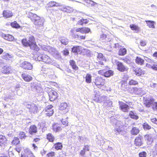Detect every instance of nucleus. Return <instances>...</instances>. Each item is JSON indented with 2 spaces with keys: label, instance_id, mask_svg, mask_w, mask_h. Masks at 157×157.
Masks as SVG:
<instances>
[{
  "label": "nucleus",
  "instance_id": "obj_21",
  "mask_svg": "<svg viewBox=\"0 0 157 157\" xmlns=\"http://www.w3.org/2000/svg\"><path fill=\"white\" fill-rule=\"evenodd\" d=\"M59 40L62 44L65 45H67L69 42L68 39L63 36L59 37Z\"/></svg>",
  "mask_w": 157,
  "mask_h": 157
},
{
  "label": "nucleus",
  "instance_id": "obj_45",
  "mask_svg": "<svg viewBox=\"0 0 157 157\" xmlns=\"http://www.w3.org/2000/svg\"><path fill=\"white\" fill-rule=\"evenodd\" d=\"M47 139L49 141L53 142L54 139V137L51 133H48L47 135Z\"/></svg>",
  "mask_w": 157,
  "mask_h": 157
},
{
  "label": "nucleus",
  "instance_id": "obj_50",
  "mask_svg": "<svg viewBox=\"0 0 157 157\" xmlns=\"http://www.w3.org/2000/svg\"><path fill=\"white\" fill-rule=\"evenodd\" d=\"M143 127L145 130H148L151 128V127L147 123H144L143 124Z\"/></svg>",
  "mask_w": 157,
  "mask_h": 157
},
{
  "label": "nucleus",
  "instance_id": "obj_38",
  "mask_svg": "<svg viewBox=\"0 0 157 157\" xmlns=\"http://www.w3.org/2000/svg\"><path fill=\"white\" fill-rule=\"evenodd\" d=\"M106 102H104V105L106 106V109L111 107L112 106V101L110 100H108Z\"/></svg>",
  "mask_w": 157,
  "mask_h": 157
},
{
  "label": "nucleus",
  "instance_id": "obj_12",
  "mask_svg": "<svg viewBox=\"0 0 157 157\" xmlns=\"http://www.w3.org/2000/svg\"><path fill=\"white\" fill-rule=\"evenodd\" d=\"M21 67L25 70H31L33 68L32 65L30 63L25 61L22 63L21 65Z\"/></svg>",
  "mask_w": 157,
  "mask_h": 157
},
{
  "label": "nucleus",
  "instance_id": "obj_13",
  "mask_svg": "<svg viewBox=\"0 0 157 157\" xmlns=\"http://www.w3.org/2000/svg\"><path fill=\"white\" fill-rule=\"evenodd\" d=\"M53 106L51 105L48 106L45 109V111L46 112V114L47 116H51L54 113V111L52 108Z\"/></svg>",
  "mask_w": 157,
  "mask_h": 157
},
{
  "label": "nucleus",
  "instance_id": "obj_31",
  "mask_svg": "<svg viewBox=\"0 0 157 157\" xmlns=\"http://www.w3.org/2000/svg\"><path fill=\"white\" fill-rule=\"evenodd\" d=\"M140 131L139 129L136 127L133 128L131 131V133L133 135H136Z\"/></svg>",
  "mask_w": 157,
  "mask_h": 157
},
{
  "label": "nucleus",
  "instance_id": "obj_25",
  "mask_svg": "<svg viewBox=\"0 0 157 157\" xmlns=\"http://www.w3.org/2000/svg\"><path fill=\"white\" fill-rule=\"evenodd\" d=\"M2 57L6 60H10V58H12V56L9 54L4 52L2 55Z\"/></svg>",
  "mask_w": 157,
  "mask_h": 157
},
{
  "label": "nucleus",
  "instance_id": "obj_62",
  "mask_svg": "<svg viewBox=\"0 0 157 157\" xmlns=\"http://www.w3.org/2000/svg\"><path fill=\"white\" fill-rule=\"evenodd\" d=\"M152 107L154 109H157V102L154 101V103L153 104Z\"/></svg>",
  "mask_w": 157,
  "mask_h": 157
},
{
  "label": "nucleus",
  "instance_id": "obj_18",
  "mask_svg": "<svg viewBox=\"0 0 157 157\" xmlns=\"http://www.w3.org/2000/svg\"><path fill=\"white\" fill-rule=\"evenodd\" d=\"M7 140L6 137L2 135H0V146H4L7 144Z\"/></svg>",
  "mask_w": 157,
  "mask_h": 157
},
{
  "label": "nucleus",
  "instance_id": "obj_47",
  "mask_svg": "<svg viewBox=\"0 0 157 157\" xmlns=\"http://www.w3.org/2000/svg\"><path fill=\"white\" fill-rule=\"evenodd\" d=\"M88 22L86 20L83 19H82L79 21L77 23L78 24L81 25H83L84 24H86Z\"/></svg>",
  "mask_w": 157,
  "mask_h": 157
},
{
  "label": "nucleus",
  "instance_id": "obj_56",
  "mask_svg": "<svg viewBox=\"0 0 157 157\" xmlns=\"http://www.w3.org/2000/svg\"><path fill=\"white\" fill-rule=\"evenodd\" d=\"M139 156L140 157H146L147 153L144 151L141 152L139 154Z\"/></svg>",
  "mask_w": 157,
  "mask_h": 157
},
{
  "label": "nucleus",
  "instance_id": "obj_19",
  "mask_svg": "<svg viewBox=\"0 0 157 157\" xmlns=\"http://www.w3.org/2000/svg\"><path fill=\"white\" fill-rule=\"evenodd\" d=\"M2 36L5 40L9 41H12L14 40L13 36L10 35L3 34Z\"/></svg>",
  "mask_w": 157,
  "mask_h": 157
},
{
  "label": "nucleus",
  "instance_id": "obj_10",
  "mask_svg": "<svg viewBox=\"0 0 157 157\" xmlns=\"http://www.w3.org/2000/svg\"><path fill=\"white\" fill-rule=\"evenodd\" d=\"M117 69L120 71L124 72L127 71L128 70V68L126 66H125L122 63L117 61L116 63Z\"/></svg>",
  "mask_w": 157,
  "mask_h": 157
},
{
  "label": "nucleus",
  "instance_id": "obj_16",
  "mask_svg": "<svg viewBox=\"0 0 157 157\" xmlns=\"http://www.w3.org/2000/svg\"><path fill=\"white\" fill-rule=\"evenodd\" d=\"M120 107L121 110L124 112H127L129 109L128 106L122 102H119Z\"/></svg>",
  "mask_w": 157,
  "mask_h": 157
},
{
  "label": "nucleus",
  "instance_id": "obj_14",
  "mask_svg": "<svg viewBox=\"0 0 157 157\" xmlns=\"http://www.w3.org/2000/svg\"><path fill=\"white\" fill-rule=\"evenodd\" d=\"M71 35L75 39H77L79 40L85 39V36L80 35L76 33L73 30H71Z\"/></svg>",
  "mask_w": 157,
  "mask_h": 157
},
{
  "label": "nucleus",
  "instance_id": "obj_7",
  "mask_svg": "<svg viewBox=\"0 0 157 157\" xmlns=\"http://www.w3.org/2000/svg\"><path fill=\"white\" fill-rule=\"evenodd\" d=\"M26 107L29 109L31 113L35 114L37 112L38 107L33 103L28 104L26 105Z\"/></svg>",
  "mask_w": 157,
  "mask_h": 157
},
{
  "label": "nucleus",
  "instance_id": "obj_2",
  "mask_svg": "<svg viewBox=\"0 0 157 157\" xmlns=\"http://www.w3.org/2000/svg\"><path fill=\"white\" fill-rule=\"evenodd\" d=\"M28 17L31 19L35 25L39 27L42 26L45 21L43 18L40 17L36 14L32 13H29Z\"/></svg>",
  "mask_w": 157,
  "mask_h": 157
},
{
  "label": "nucleus",
  "instance_id": "obj_17",
  "mask_svg": "<svg viewBox=\"0 0 157 157\" xmlns=\"http://www.w3.org/2000/svg\"><path fill=\"white\" fill-rule=\"evenodd\" d=\"M154 101L155 99L153 98H148L146 100L145 103L144 104L145 105L146 107H149L152 106Z\"/></svg>",
  "mask_w": 157,
  "mask_h": 157
},
{
  "label": "nucleus",
  "instance_id": "obj_46",
  "mask_svg": "<svg viewBox=\"0 0 157 157\" xmlns=\"http://www.w3.org/2000/svg\"><path fill=\"white\" fill-rule=\"evenodd\" d=\"M63 10L66 12L68 13H71L73 11V9L72 8H70L69 6H67L63 9Z\"/></svg>",
  "mask_w": 157,
  "mask_h": 157
},
{
  "label": "nucleus",
  "instance_id": "obj_11",
  "mask_svg": "<svg viewBox=\"0 0 157 157\" xmlns=\"http://www.w3.org/2000/svg\"><path fill=\"white\" fill-rule=\"evenodd\" d=\"M108 98L105 96H95L94 98V100L99 103L105 101H107Z\"/></svg>",
  "mask_w": 157,
  "mask_h": 157
},
{
  "label": "nucleus",
  "instance_id": "obj_60",
  "mask_svg": "<svg viewBox=\"0 0 157 157\" xmlns=\"http://www.w3.org/2000/svg\"><path fill=\"white\" fill-rule=\"evenodd\" d=\"M41 71H52V70L51 69L48 68H45L42 67L41 69Z\"/></svg>",
  "mask_w": 157,
  "mask_h": 157
},
{
  "label": "nucleus",
  "instance_id": "obj_54",
  "mask_svg": "<svg viewBox=\"0 0 157 157\" xmlns=\"http://www.w3.org/2000/svg\"><path fill=\"white\" fill-rule=\"evenodd\" d=\"M121 131L122 130L120 128H115L114 130V132L115 134L117 135L118 134L120 133Z\"/></svg>",
  "mask_w": 157,
  "mask_h": 157
},
{
  "label": "nucleus",
  "instance_id": "obj_9",
  "mask_svg": "<svg viewBox=\"0 0 157 157\" xmlns=\"http://www.w3.org/2000/svg\"><path fill=\"white\" fill-rule=\"evenodd\" d=\"M94 83L97 86L100 88L104 84L105 80L101 77H98L96 78Z\"/></svg>",
  "mask_w": 157,
  "mask_h": 157
},
{
  "label": "nucleus",
  "instance_id": "obj_20",
  "mask_svg": "<svg viewBox=\"0 0 157 157\" xmlns=\"http://www.w3.org/2000/svg\"><path fill=\"white\" fill-rule=\"evenodd\" d=\"M22 78L26 82H29L32 80V77L29 75L23 74L22 75Z\"/></svg>",
  "mask_w": 157,
  "mask_h": 157
},
{
  "label": "nucleus",
  "instance_id": "obj_1",
  "mask_svg": "<svg viewBox=\"0 0 157 157\" xmlns=\"http://www.w3.org/2000/svg\"><path fill=\"white\" fill-rule=\"evenodd\" d=\"M21 42L24 46H29L32 50L36 51L39 50V48L36 44L34 37L33 36L29 37L28 40L26 39H23L21 40Z\"/></svg>",
  "mask_w": 157,
  "mask_h": 157
},
{
  "label": "nucleus",
  "instance_id": "obj_33",
  "mask_svg": "<svg viewBox=\"0 0 157 157\" xmlns=\"http://www.w3.org/2000/svg\"><path fill=\"white\" fill-rule=\"evenodd\" d=\"M127 52L126 49L124 48H121L119 50L118 54L120 56H124L126 54Z\"/></svg>",
  "mask_w": 157,
  "mask_h": 157
},
{
  "label": "nucleus",
  "instance_id": "obj_37",
  "mask_svg": "<svg viewBox=\"0 0 157 157\" xmlns=\"http://www.w3.org/2000/svg\"><path fill=\"white\" fill-rule=\"evenodd\" d=\"M130 27L132 30L136 31L137 32H139L140 30V28L138 26L134 24L130 25Z\"/></svg>",
  "mask_w": 157,
  "mask_h": 157
},
{
  "label": "nucleus",
  "instance_id": "obj_57",
  "mask_svg": "<svg viewBox=\"0 0 157 157\" xmlns=\"http://www.w3.org/2000/svg\"><path fill=\"white\" fill-rule=\"evenodd\" d=\"M61 122L65 126H67L68 125V122L67 120L62 119L61 120Z\"/></svg>",
  "mask_w": 157,
  "mask_h": 157
},
{
  "label": "nucleus",
  "instance_id": "obj_30",
  "mask_svg": "<svg viewBox=\"0 0 157 157\" xmlns=\"http://www.w3.org/2000/svg\"><path fill=\"white\" fill-rule=\"evenodd\" d=\"M36 127L35 126L32 125L30 127L29 129V132L30 134H33V133H36Z\"/></svg>",
  "mask_w": 157,
  "mask_h": 157
},
{
  "label": "nucleus",
  "instance_id": "obj_64",
  "mask_svg": "<svg viewBox=\"0 0 157 157\" xmlns=\"http://www.w3.org/2000/svg\"><path fill=\"white\" fill-rule=\"evenodd\" d=\"M83 149L86 151H89V146L88 145H85V147L83 148Z\"/></svg>",
  "mask_w": 157,
  "mask_h": 157
},
{
  "label": "nucleus",
  "instance_id": "obj_3",
  "mask_svg": "<svg viewBox=\"0 0 157 157\" xmlns=\"http://www.w3.org/2000/svg\"><path fill=\"white\" fill-rule=\"evenodd\" d=\"M36 60L39 61H42L52 65H54L55 63V60L52 59L49 56L45 54L38 55Z\"/></svg>",
  "mask_w": 157,
  "mask_h": 157
},
{
  "label": "nucleus",
  "instance_id": "obj_52",
  "mask_svg": "<svg viewBox=\"0 0 157 157\" xmlns=\"http://www.w3.org/2000/svg\"><path fill=\"white\" fill-rule=\"evenodd\" d=\"M129 85H135L138 84L137 81L133 79H131L129 82Z\"/></svg>",
  "mask_w": 157,
  "mask_h": 157
},
{
  "label": "nucleus",
  "instance_id": "obj_41",
  "mask_svg": "<svg viewBox=\"0 0 157 157\" xmlns=\"http://www.w3.org/2000/svg\"><path fill=\"white\" fill-rule=\"evenodd\" d=\"M35 87L37 93H41L43 92V89L40 86L36 85L35 86Z\"/></svg>",
  "mask_w": 157,
  "mask_h": 157
},
{
  "label": "nucleus",
  "instance_id": "obj_8",
  "mask_svg": "<svg viewBox=\"0 0 157 157\" xmlns=\"http://www.w3.org/2000/svg\"><path fill=\"white\" fill-rule=\"evenodd\" d=\"M48 89L50 90V92L48 93L49 100L51 101H53L57 98V93L51 89L48 88Z\"/></svg>",
  "mask_w": 157,
  "mask_h": 157
},
{
  "label": "nucleus",
  "instance_id": "obj_29",
  "mask_svg": "<svg viewBox=\"0 0 157 157\" xmlns=\"http://www.w3.org/2000/svg\"><path fill=\"white\" fill-rule=\"evenodd\" d=\"M135 61L136 63L138 64L142 65L144 64V60L140 57H136Z\"/></svg>",
  "mask_w": 157,
  "mask_h": 157
},
{
  "label": "nucleus",
  "instance_id": "obj_6",
  "mask_svg": "<svg viewBox=\"0 0 157 157\" xmlns=\"http://www.w3.org/2000/svg\"><path fill=\"white\" fill-rule=\"evenodd\" d=\"M45 51H48V52L51 53L54 57L56 58L60 57V54L56 50L52 47L48 46L44 49Z\"/></svg>",
  "mask_w": 157,
  "mask_h": 157
},
{
  "label": "nucleus",
  "instance_id": "obj_43",
  "mask_svg": "<svg viewBox=\"0 0 157 157\" xmlns=\"http://www.w3.org/2000/svg\"><path fill=\"white\" fill-rule=\"evenodd\" d=\"M55 148L57 150L61 149L63 147L61 143H57L54 145Z\"/></svg>",
  "mask_w": 157,
  "mask_h": 157
},
{
  "label": "nucleus",
  "instance_id": "obj_51",
  "mask_svg": "<svg viewBox=\"0 0 157 157\" xmlns=\"http://www.w3.org/2000/svg\"><path fill=\"white\" fill-rule=\"evenodd\" d=\"M124 61L127 63H131L130 58L128 56H126L125 58L123 59Z\"/></svg>",
  "mask_w": 157,
  "mask_h": 157
},
{
  "label": "nucleus",
  "instance_id": "obj_63",
  "mask_svg": "<svg viewBox=\"0 0 157 157\" xmlns=\"http://www.w3.org/2000/svg\"><path fill=\"white\" fill-rule=\"evenodd\" d=\"M151 122H152L153 123L156 124H157V120L156 118H154L151 119Z\"/></svg>",
  "mask_w": 157,
  "mask_h": 157
},
{
  "label": "nucleus",
  "instance_id": "obj_39",
  "mask_svg": "<svg viewBox=\"0 0 157 157\" xmlns=\"http://www.w3.org/2000/svg\"><path fill=\"white\" fill-rule=\"evenodd\" d=\"M135 144L137 146H140L142 144L141 140L140 137H137L136 138L135 141Z\"/></svg>",
  "mask_w": 157,
  "mask_h": 157
},
{
  "label": "nucleus",
  "instance_id": "obj_49",
  "mask_svg": "<svg viewBox=\"0 0 157 157\" xmlns=\"http://www.w3.org/2000/svg\"><path fill=\"white\" fill-rule=\"evenodd\" d=\"M129 115L130 117L132 119L137 120L138 118V116L135 115L134 113L132 111L130 112Z\"/></svg>",
  "mask_w": 157,
  "mask_h": 157
},
{
  "label": "nucleus",
  "instance_id": "obj_42",
  "mask_svg": "<svg viewBox=\"0 0 157 157\" xmlns=\"http://www.w3.org/2000/svg\"><path fill=\"white\" fill-rule=\"evenodd\" d=\"M67 106V104L65 102L62 103L59 107V109L63 110L66 108Z\"/></svg>",
  "mask_w": 157,
  "mask_h": 157
},
{
  "label": "nucleus",
  "instance_id": "obj_55",
  "mask_svg": "<svg viewBox=\"0 0 157 157\" xmlns=\"http://www.w3.org/2000/svg\"><path fill=\"white\" fill-rule=\"evenodd\" d=\"M141 91V89L140 88H138L137 87L133 88V91L136 93L139 94L140 93Z\"/></svg>",
  "mask_w": 157,
  "mask_h": 157
},
{
  "label": "nucleus",
  "instance_id": "obj_27",
  "mask_svg": "<svg viewBox=\"0 0 157 157\" xmlns=\"http://www.w3.org/2000/svg\"><path fill=\"white\" fill-rule=\"evenodd\" d=\"M100 40L104 42H107L110 41V39L106 35L104 34H102L100 36Z\"/></svg>",
  "mask_w": 157,
  "mask_h": 157
},
{
  "label": "nucleus",
  "instance_id": "obj_15",
  "mask_svg": "<svg viewBox=\"0 0 157 157\" xmlns=\"http://www.w3.org/2000/svg\"><path fill=\"white\" fill-rule=\"evenodd\" d=\"M76 32H79L80 33H87L90 32V29L86 27L76 28L75 29Z\"/></svg>",
  "mask_w": 157,
  "mask_h": 157
},
{
  "label": "nucleus",
  "instance_id": "obj_5",
  "mask_svg": "<svg viewBox=\"0 0 157 157\" xmlns=\"http://www.w3.org/2000/svg\"><path fill=\"white\" fill-rule=\"evenodd\" d=\"M145 60L149 63L146 64V66L149 68H151L154 70L157 71V64L150 59L146 57Z\"/></svg>",
  "mask_w": 157,
  "mask_h": 157
},
{
  "label": "nucleus",
  "instance_id": "obj_34",
  "mask_svg": "<svg viewBox=\"0 0 157 157\" xmlns=\"http://www.w3.org/2000/svg\"><path fill=\"white\" fill-rule=\"evenodd\" d=\"M113 72L111 70H109L104 73V76L105 77H109L113 75Z\"/></svg>",
  "mask_w": 157,
  "mask_h": 157
},
{
  "label": "nucleus",
  "instance_id": "obj_4",
  "mask_svg": "<svg viewBox=\"0 0 157 157\" xmlns=\"http://www.w3.org/2000/svg\"><path fill=\"white\" fill-rule=\"evenodd\" d=\"M105 58L102 54L101 53H98L96 60V67L98 69H100L101 67H104V64L103 61H104Z\"/></svg>",
  "mask_w": 157,
  "mask_h": 157
},
{
  "label": "nucleus",
  "instance_id": "obj_36",
  "mask_svg": "<svg viewBox=\"0 0 157 157\" xmlns=\"http://www.w3.org/2000/svg\"><path fill=\"white\" fill-rule=\"evenodd\" d=\"M91 75L89 74H87L85 77L86 82L88 83H90L91 82Z\"/></svg>",
  "mask_w": 157,
  "mask_h": 157
},
{
  "label": "nucleus",
  "instance_id": "obj_40",
  "mask_svg": "<svg viewBox=\"0 0 157 157\" xmlns=\"http://www.w3.org/2000/svg\"><path fill=\"white\" fill-rule=\"evenodd\" d=\"M48 5L49 7H53L54 6H58L60 5L58 3H56L54 2H49Z\"/></svg>",
  "mask_w": 157,
  "mask_h": 157
},
{
  "label": "nucleus",
  "instance_id": "obj_48",
  "mask_svg": "<svg viewBox=\"0 0 157 157\" xmlns=\"http://www.w3.org/2000/svg\"><path fill=\"white\" fill-rule=\"evenodd\" d=\"M11 25L12 27L15 28H18L20 27V25L16 21L11 23Z\"/></svg>",
  "mask_w": 157,
  "mask_h": 157
},
{
  "label": "nucleus",
  "instance_id": "obj_59",
  "mask_svg": "<svg viewBox=\"0 0 157 157\" xmlns=\"http://www.w3.org/2000/svg\"><path fill=\"white\" fill-rule=\"evenodd\" d=\"M55 153L53 152H51L48 153L47 155V157H53L55 155Z\"/></svg>",
  "mask_w": 157,
  "mask_h": 157
},
{
  "label": "nucleus",
  "instance_id": "obj_53",
  "mask_svg": "<svg viewBox=\"0 0 157 157\" xmlns=\"http://www.w3.org/2000/svg\"><path fill=\"white\" fill-rule=\"evenodd\" d=\"M20 138L21 139H25L26 136L25 135V134L24 132H21L19 134Z\"/></svg>",
  "mask_w": 157,
  "mask_h": 157
},
{
  "label": "nucleus",
  "instance_id": "obj_61",
  "mask_svg": "<svg viewBox=\"0 0 157 157\" xmlns=\"http://www.w3.org/2000/svg\"><path fill=\"white\" fill-rule=\"evenodd\" d=\"M87 2L88 3H91L90 2H92V3H91V5L92 6H95L97 4V3L94 2H93L92 1L90 0H87Z\"/></svg>",
  "mask_w": 157,
  "mask_h": 157
},
{
  "label": "nucleus",
  "instance_id": "obj_23",
  "mask_svg": "<svg viewBox=\"0 0 157 157\" xmlns=\"http://www.w3.org/2000/svg\"><path fill=\"white\" fill-rule=\"evenodd\" d=\"M25 155H21L22 157H35L31 152L28 149L25 150Z\"/></svg>",
  "mask_w": 157,
  "mask_h": 157
},
{
  "label": "nucleus",
  "instance_id": "obj_58",
  "mask_svg": "<svg viewBox=\"0 0 157 157\" xmlns=\"http://www.w3.org/2000/svg\"><path fill=\"white\" fill-rule=\"evenodd\" d=\"M140 45L142 46H144L146 44L147 42L145 40H141L140 43Z\"/></svg>",
  "mask_w": 157,
  "mask_h": 157
},
{
  "label": "nucleus",
  "instance_id": "obj_26",
  "mask_svg": "<svg viewBox=\"0 0 157 157\" xmlns=\"http://www.w3.org/2000/svg\"><path fill=\"white\" fill-rule=\"evenodd\" d=\"M3 16L7 18L10 17L12 16L13 14L9 10H4L3 13Z\"/></svg>",
  "mask_w": 157,
  "mask_h": 157
},
{
  "label": "nucleus",
  "instance_id": "obj_32",
  "mask_svg": "<svg viewBox=\"0 0 157 157\" xmlns=\"http://www.w3.org/2000/svg\"><path fill=\"white\" fill-rule=\"evenodd\" d=\"M11 70L10 68L8 66H5L3 68V70L2 71V73L7 74L10 73Z\"/></svg>",
  "mask_w": 157,
  "mask_h": 157
},
{
  "label": "nucleus",
  "instance_id": "obj_35",
  "mask_svg": "<svg viewBox=\"0 0 157 157\" xmlns=\"http://www.w3.org/2000/svg\"><path fill=\"white\" fill-rule=\"evenodd\" d=\"M53 129L54 131L56 132L60 131L61 129V127L58 124H55L53 126Z\"/></svg>",
  "mask_w": 157,
  "mask_h": 157
},
{
  "label": "nucleus",
  "instance_id": "obj_44",
  "mask_svg": "<svg viewBox=\"0 0 157 157\" xmlns=\"http://www.w3.org/2000/svg\"><path fill=\"white\" fill-rule=\"evenodd\" d=\"M20 143V141L18 138L17 137H15L14 139L12 142V143L14 145H16Z\"/></svg>",
  "mask_w": 157,
  "mask_h": 157
},
{
  "label": "nucleus",
  "instance_id": "obj_28",
  "mask_svg": "<svg viewBox=\"0 0 157 157\" xmlns=\"http://www.w3.org/2000/svg\"><path fill=\"white\" fill-rule=\"evenodd\" d=\"M147 24V25L149 27L152 28H155V26L154 24L155 23V22L153 21H145Z\"/></svg>",
  "mask_w": 157,
  "mask_h": 157
},
{
  "label": "nucleus",
  "instance_id": "obj_24",
  "mask_svg": "<svg viewBox=\"0 0 157 157\" xmlns=\"http://www.w3.org/2000/svg\"><path fill=\"white\" fill-rule=\"evenodd\" d=\"M133 71L136 75L138 76H140L144 73L143 71L139 68L134 69Z\"/></svg>",
  "mask_w": 157,
  "mask_h": 157
},
{
  "label": "nucleus",
  "instance_id": "obj_22",
  "mask_svg": "<svg viewBox=\"0 0 157 157\" xmlns=\"http://www.w3.org/2000/svg\"><path fill=\"white\" fill-rule=\"evenodd\" d=\"M82 47L80 46H75L72 48V51L74 53H78L80 52Z\"/></svg>",
  "mask_w": 157,
  "mask_h": 157
}]
</instances>
